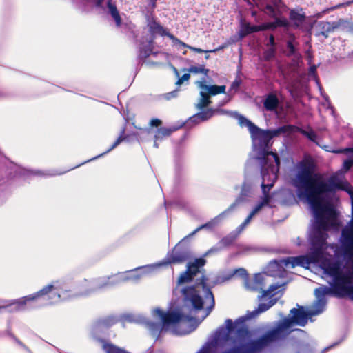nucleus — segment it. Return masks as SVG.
Listing matches in <instances>:
<instances>
[{"label":"nucleus","mask_w":353,"mask_h":353,"mask_svg":"<svg viewBox=\"0 0 353 353\" xmlns=\"http://www.w3.org/2000/svg\"><path fill=\"white\" fill-rule=\"evenodd\" d=\"M298 171L292 179L299 198L307 200L311 205L316 219V231L311 237L312 259L320 261L323 256L324 245L329 229L330 219H335L333 208L323 205L325 194L332 190V185L315 173V164L312 159H303L298 164Z\"/></svg>","instance_id":"1"},{"label":"nucleus","mask_w":353,"mask_h":353,"mask_svg":"<svg viewBox=\"0 0 353 353\" xmlns=\"http://www.w3.org/2000/svg\"><path fill=\"white\" fill-rule=\"evenodd\" d=\"M325 305V301L319 300L316 310L310 312L304 311L303 307L293 308L290 310L292 317L283 319L274 327L268 330L259 338L234 346L222 353H260L272 343L284 340L292 332L290 328L293 325L305 326L307 323L309 316L321 313Z\"/></svg>","instance_id":"2"},{"label":"nucleus","mask_w":353,"mask_h":353,"mask_svg":"<svg viewBox=\"0 0 353 353\" xmlns=\"http://www.w3.org/2000/svg\"><path fill=\"white\" fill-rule=\"evenodd\" d=\"M324 272L333 278V284L329 289L338 296L353 294V271L343 273L339 261H324L322 264Z\"/></svg>","instance_id":"3"},{"label":"nucleus","mask_w":353,"mask_h":353,"mask_svg":"<svg viewBox=\"0 0 353 353\" xmlns=\"http://www.w3.org/2000/svg\"><path fill=\"white\" fill-rule=\"evenodd\" d=\"M292 125H284L279 128L276 130H262L258 126L251 133L250 136L252 141H257L261 148H263L262 161L264 164H268L269 161V156L272 157L274 161L276 164L277 167L280 165V159L279 155L274 152H268L265 149L269 148V144L271 139L277 136L279 132H285L289 128H292Z\"/></svg>","instance_id":"4"},{"label":"nucleus","mask_w":353,"mask_h":353,"mask_svg":"<svg viewBox=\"0 0 353 353\" xmlns=\"http://www.w3.org/2000/svg\"><path fill=\"white\" fill-rule=\"evenodd\" d=\"M41 299H46L48 304H54L61 299V294L54 285L49 284L44 286L39 291L24 296L23 300L19 301V304L24 305L28 301H34Z\"/></svg>","instance_id":"5"},{"label":"nucleus","mask_w":353,"mask_h":353,"mask_svg":"<svg viewBox=\"0 0 353 353\" xmlns=\"http://www.w3.org/2000/svg\"><path fill=\"white\" fill-rule=\"evenodd\" d=\"M111 277H99L91 281L85 279L77 288L74 295L85 296L113 285Z\"/></svg>","instance_id":"6"},{"label":"nucleus","mask_w":353,"mask_h":353,"mask_svg":"<svg viewBox=\"0 0 353 353\" xmlns=\"http://www.w3.org/2000/svg\"><path fill=\"white\" fill-rule=\"evenodd\" d=\"M226 329L228 334L235 332L240 340H245L250 336L249 327L245 324V318L240 317L234 322L228 319L225 321Z\"/></svg>","instance_id":"7"},{"label":"nucleus","mask_w":353,"mask_h":353,"mask_svg":"<svg viewBox=\"0 0 353 353\" xmlns=\"http://www.w3.org/2000/svg\"><path fill=\"white\" fill-rule=\"evenodd\" d=\"M206 261L203 258L196 259L193 262L187 264V269L181 274L178 279V283L190 282L194 277L200 272V268L205 265Z\"/></svg>","instance_id":"8"},{"label":"nucleus","mask_w":353,"mask_h":353,"mask_svg":"<svg viewBox=\"0 0 353 353\" xmlns=\"http://www.w3.org/2000/svg\"><path fill=\"white\" fill-rule=\"evenodd\" d=\"M191 257L189 250L186 248H182L177 244L170 252L168 253L165 258L166 264L183 263Z\"/></svg>","instance_id":"9"},{"label":"nucleus","mask_w":353,"mask_h":353,"mask_svg":"<svg viewBox=\"0 0 353 353\" xmlns=\"http://www.w3.org/2000/svg\"><path fill=\"white\" fill-rule=\"evenodd\" d=\"M185 302L190 303L195 310L203 308V301L194 286L186 287L182 290Z\"/></svg>","instance_id":"10"},{"label":"nucleus","mask_w":353,"mask_h":353,"mask_svg":"<svg viewBox=\"0 0 353 353\" xmlns=\"http://www.w3.org/2000/svg\"><path fill=\"white\" fill-rule=\"evenodd\" d=\"M147 27L148 32L150 34V39H153L154 41L157 35L164 37L166 36L169 38L171 35L166 28H165L154 17L148 18L147 21Z\"/></svg>","instance_id":"11"},{"label":"nucleus","mask_w":353,"mask_h":353,"mask_svg":"<svg viewBox=\"0 0 353 353\" xmlns=\"http://www.w3.org/2000/svg\"><path fill=\"white\" fill-rule=\"evenodd\" d=\"M155 313L158 315L162 321L163 325H169L179 323L183 317V315L178 312H164L162 310L157 308Z\"/></svg>","instance_id":"12"},{"label":"nucleus","mask_w":353,"mask_h":353,"mask_svg":"<svg viewBox=\"0 0 353 353\" xmlns=\"http://www.w3.org/2000/svg\"><path fill=\"white\" fill-rule=\"evenodd\" d=\"M344 23L345 20L343 19H340L337 21L333 22L325 21H320L318 23V28L319 29V32L318 35H322L325 38H327L330 32H334L336 29H338Z\"/></svg>","instance_id":"13"},{"label":"nucleus","mask_w":353,"mask_h":353,"mask_svg":"<svg viewBox=\"0 0 353 353\" xmlns=\"http://www.w3.org/2000/svg\"><path fill=\"white\" fill-rule=\"evenodd\" d=\"M285 266L288 267L290 265L291 268L296 266L305 267L310 263H318L319 261H314L312 259V254L310 252L307 256H299L296 257H288L283 261Z\"/></svg>","instance_id":"14"},{"label":"nucleus","mask_w":353,"mask_h":353,"mask_svg":"<svg viewBox=\"0 0 353 353\" xmlns=\"http://www.w3.org/2000/svg\"><path fill=\"white\" fill-rule=\"evenodd\" d=\"M154 41L153 39H148L146 41H141L139 50V57L141 59H145L151 54L156 55L157 52H154Z\"/></svg>","instance_id":"15"},{"label":"nucleus","mask_w":353,"mask_h":353,"mask_svg":"<svg viewBox=\"0 0 353 353\" xmlns=\"http://www.w3.org/2000/svg\"><path fill=\"white\" fill-rule=\"evenodd\" d=\"M279 103L280 102L276 94L271 92L265 96L263 101V108L267 111L275 112L279 105Z\"/></svg>","instance_id":"16"},{"label":"nucleus","mask_w":353,"mask_h":353,"mask_svg":"<svg viewBox=\"0 0 353 353\" xmlns=\"http://www.w3.org/2000/svg\"><path fill=\"white\" fill-rule=\"evenodd\" d=\"M201 284L202 285L203 291L204 292V299H205V301L206 302L208 301H210V305L208 306L206 308V311H207L206 315H208L212 312L213 308L214 307V305H215L214 297V294H213L212 292L211 291V290L207 286L204 279L201 281Z\"/></svg>","instance_id":"17"},{"label":"nucleus","mask_w":353,"mask_h":353,"mask_svg":"<svg viewBox=\"0 0 353 353\" xmlns=\"http://www.w3.org/2000/svg\"><path fill=\"white\" fill-rule=\"evenodd\" d=\"M300 12L297 10L292 9L289 13V19L293 22V26L296 28L300 27L302 23L305 21L306 16L303 12V9H299Z\"/></svg>","instance_id":"18"},{"label":"nucleus","mask_w":353,"mask_h":353,"mask_svg":"<svg viewBox=\"0 0 353 353\" xmlns=\"http://www.w3.org/2000/svg\"><path fill=\"white\" fill-rule=\"evenodd\" d=\"M199 88L206 91L210 96H214L219 94H223L225 92L226 86L225 85H208L203 82H199Z\"/></svg>","instance_id":"19"},{"label":"nucleus","mask_w":353,"mask_h":353,"mask_svg":"<svg viewBox=\"0 0 353 353\" xmlns=\"http://www.w3.org/2000/svg\"><path fill=\"white\" fill-rule=\"evenodd\" d=\"M257 32V26H251L250 23L241 22V29L239 31V36L241 38H244L252 33Z\"/></svg>","instance_id":"20"},{"label":"nucleus","mask_w":353,"mask_h":353,"mask_svg":"<svg viewBox=\"0 0 353 353\" xmlns=\"http://www.w3.org/2000/svg\"><path fill=\"white\" fill-rule=\"evenodd\" d=\"M214 111L212 108L207 109L201 112H198L191 117L192 121H205L210 119L214 115Z\"/></svg>","instance_id":"21"},{"label":"nucleus","mask_w":353,"mask_h":353,"mask_svg":"<svg viewBox=\"0 0 353 353\" xmlns=\"http://www.w3.org/2000/svg\"><path fill=\"white\" fill-rule=\"evenodd\" d=\"M200 97L201 98L199 99V103L196 105V108L198 110H203V108L210 105L212 101L210 100V94L205 90H202L200 92Z\"/></svg>","instance_id":"22"},{"label":"nucleus","mask_w":353,"mask_h":353,"mask_svg":"<svg viewBox=\"0 0 353 353\" xmlns=\"http://www.w3.org/2000/svg\"><path fill=\"white\" fill-rule=\"evenodd\" d=\"M119 320L114 316H108L98 320L97 325L100 327L108 328L118 323Z\"/></svg>","instance_id":"23"},{"label":"nucleus","mask_w":353,"mask_h":353,"mask_svg":"<svg viewBox=\"0 0 353 353\" xmlns=\"http://www.w3.org/2000/svg\"><path fill=\"white\" fill-rule=\"evenodd\" d=\"M108 8H109L111 16L114 19L117 26H120L121 24V18L117 6L114 4H112L110 0L108 2Z\"/></svg>","instance_id":"24"},{"label":"nucleus","mask_w":353,"mask_h":353,"mask_svg":"<svg viewBox=\"0 0 353 353\" xmlns=\"http://www.w3.org/2000/svg\"><path fill=\"white\" fill-rule=\"evenodd\" d=\"M237 119L239 124L241 127L246 126L250 133H251L254 129L256 130V128L257 127V125H256L254 123L241 114L238 116Z\"/></svg>","instance_id":"25"},{"label":"nucleus","mask_w":353,"mask_h":353,"mask_svg":"<svg viewBox=\"0 0 353 353\" xmlns=\"http://www.w3.org/2000/svg\"><path fill=\"white\" fill-rule=\"evenodd\" d=\"M124 134H125V128H123L120 135L119 136L117 139L114 142V143L111 145V147L107 151H105V152H103L101 154L96 157L95 159H97L99 157H101L104 154H106V153L110 152L111 150L114 149L117 145H119L123 141H124L125 139V137L124 136ZM93 159H94V158H93Z\"/></svg>","instance_id":"26"},{"label":"nucleus","mask_w":353,"mask_h":353,"mask_svg":"<svg viewBox=\"0 0 353 353\" xmlns=\"http://www.w3.org/2000/svg\"><path fill=\"white\" fill-rule=\"evenodd\" d=\"M298 132H300L303 136L306 137L311 141H312V142L316 141L317 135H316V132L312 129H310L309 130H305L302 128H298Z\"/></svg>","instance_id":"27"},{"label":"nucleus","mask_w":353,"mask_h":353,"mask_svg":"<svg viewBox=\"0 0 353 353\" xmlns=\"http://www.w3.org/2000/svg\"><path fill=\"white\" fill-rule=\"evenodd\" d=\"M277 301L276 299H271L268 303H260L258 305L256 312L258 313H262L267 311L271 307H272Z\"/></svg>","instance_id":"28"},{"label":"nucleus","mask_w":353,"mask_h":353,"mask_svg":"<svg viewBox=\"0 0 353 353\" xmlns=\"http://www.w3.org/2000/svg\"><path fill=\"white\" fill-rule=\"evenodd\" d=\"M345 242L350 248H353V220L352 221L351 230L347 233H343Z\"/></svg>","instance_id":"29"},{"label":"nucleus","mask_w":353,"mask_h":353,"mask_svg":"<svg viewBox=\"0 0 353 353\" xmlns=\"http://www.w3.org/2000/svg\"><path fill=\"white\" fill-rule=\"evenodd\" d=\"M189 72L198 74V73H202L205 75H207L209 70L204 68L203 65H199V66H191L188 70Z\"/></svg>","instance_id":"30"},{"label":"nucleus","mask_w":353,"mask_h":353,"mask_svg":"<svg viewBox=\"0 0 353 353\" xmlns=\"http://www.w3.org/2000/svg\"><path fill=\"white\" fill-rule=\"evenodd\" d=\"M276 55V48H270L263 52V59L269 61L274 58Z\"/></svg>","instance_id":"31"},{"label":"nucleus","mask_w":353,"mask_h":353,"mask_svg":"<svg viewBox=\"0 0 353 353\" xmlns=\"http://www.w3.org/2000/svg\"><path fill=\"white\" fill-rule=\"evenodd\" d=\"M279 288V285H271L268 290H262V294L260 296V298H264L268 296H270L271 297L273 296L272 293L277 290Z\"/></svg>","instance_id":"32"},{"label":"nucleus","mask_w":353,"mask_h":353,"mask_svg":"<svg viewBox=\"0 0 353 353\" xmlns=\"http://www.w3.org/2000/svg\"><path fill=\"white\" fill-rule=\"evenodd\" d=\"M263 11L272 18L275 17L276 15L275 8L270 4H267Z\"/></svg>","instance_id":"33"},{"label":"nucleus","mask_w":353,"mask_h":353,"mask_svg":"<svg viewBox=\"0 0 353 353\" xmlns=\"http://www.w3.org/2000/svg\"><path fill=\"white\" fill-rule=\"evenodd\" d=\"M274 18L275 19L274 21H275V23H276L277 28L278 27H284V28L289 27L290 23L285 18L281 19V18L276 17V16Z\"/></svg>","instance_id":"34"},{"label":"nucleus","mask_w":353,"mask_h":353,"mask_svg":"<svg viewBox=\"0 0 353 353\" xmlns=\"http://www.w3.org/2000/svg\"><path fill=\"white\" fill-rule=\"evenodd\" d=\"M294 40V37L292 40H288L287 41V48L289 50V52L287 54L288 57H291L294 55L296 53V48L293 44V41Z\"/></svg>","instance_id":"35"},{"label":"nucleus","mask_w":353,"mask_h":353,"mask_svg":"<svg viewBox=\"0 0 353 353\" xmlns=\"http://www.w3.org/2000/svg\"><path fill=\"white\" fill-rule=\"evenodd\" d=\"M223 47H219L216 49H214V50H204L201 48H196V47H189V49L191 50L192 51H194V52H198V53H203V52H205V53H208V52H215L221 49H223Z\"/></svg>","instance_id":"36"},{"label":"nucleus","mask_w":353,"mask_h":353,"mask_svg":"<svg viewBox=\"0 0 353 353\" xmlns=\"http://www.w3.org/2000/svg\"><path fill=\"white\" fill-rule=\"evenodd\" d=\"M242 81L240 78H236L235 80L232 83L230 91L234 90L235 92L237 91L241 84Z\"/></svg>","instance_id":"37"},{"label":"nucleus","mask_w":353,"mask_h":353,"mask_svg":"<svg viewBox=\"0 0 353 353\" xmlns=\"http://www.w3.org/2000/svg\"><path fill=\"white\" fill-rule=\"evenodd\" d=\"M169 39H170L172 41H173L175 43H178L181 46H183L185 48H189V47H191L190 46L186 44L185 43L183 42L178 38H176L175 36H174L172 34L171 35H169Z\"/></svg>","instance_id":"38"},{"label":"nucleus","mask_w":353,"mask_h":353,"mask_svg":"<svg viewBox=\"0 0 353 353\" xmlns=\"http://www.w3.org/2000/svg\"><path fill=\"white\" fill-rule=\"evenodd\" d=\"M238 205V203L234 202L225 210H224L219 216H223L226 214L231 212Z\"/></svg>","instance_id":"39"},{"label":"nucleus","mask_w":353,"mask_h":353,"mask_svg":"<svg viewBox=\"0 0 353 353\" xmlns=\"http://www.w3.org/2000/svg\"><path fill=\"white\" fill-rule=\"evenodd\" d=\"M353 3V0L352 1H347V2H345V3H339L335 6H333L330 8H328L327 10L330 11V10H334L335 9H337V8H342V7H345V6H348L351 4Z\"/></svg>","instance_id":"40"},{"label":"nucleus","mask_w":353,"mask_h":353,"mask_svg":"<svg viewBox=\"0 0 353 353\" xmlns=\"http://www.w3.org/2000/svg\"><path fill=\"white\" fill-rule=\"evenodd\" d=\"M234 239L232 237H223L221 240V243L225 246H229L233 243Z\"/></svg>","instance_id":"41"},{"label":"nucleus","mask_w":353,"mask_h":353,"mask_svg":"<svg viewBox=\"0 0 353 353\" xmlns=\"http://www.w3.org/2000/svg\"><path fill=\"white\" fill-rule=\"evenodd\" d=\"M190 78V74L189 73H185L182 75L181 77H180L178 81H176L177 85L182 84L185 81L189 80Z\"/></svg>","instance_id":"42"},{"label":"nucleus","mask_w":353,"mask_h":353,"mask_svg":"<svg viewBox=\"0 0 353 353\" xmlns=\"http://www.w3.org/2000/svg\"><path fill=\"white\" fill-rule=\"evenodd\" d=\"M172 130L168 128H161L159 130L158 133L161 134L163 137H168L172 133Z\"/></svg>","instance_id":"43"},{"label":"nucleus","mask_w":353,"mask_h":353,"mask_svg":"<svg viewBox=\"0 0 353 353\" xmlns=\"http://www.w3.org/2000/svg\"><path fill=\"white\" fill-rule=\"evenodd\" d=\"M353 165V159H346L343 162V168L345 170H349Z\"/></svg>","instance_id":"44"},{"label":"nucleus","mask_w":353,"mask_h":353,"mask_svg":"<svg viewBox=\"0 0 353 353\" xmlns=\"http://www.w3.org/2000/svg\"><path fill=\"white\" fill-rule=\"evenodd\" d=\"M266 46H270L271 48H275V46H276L275 39H274V36L272 34H271L269 36V41L266 44Z\"/></svg>","instance_id":"45"},{"label":"nucleus","mask_w":353,"mask_h":353,"mask_svg":"<svg viewBox=\"0 0 353 353\" xmlns=\"http://www.w3.org/2000/svg\"><path fill=\"white\" fill-rule=\"evenodd\" d=\"M263 208V203H259L257 204L254 208L252 210V212L250 213L251 216H254L258 212L261 210V209Z\"/></svg>","instance_id":"46"},{"label":"nucleus","mask_w":353,"mask_h":353,"mask_svg":"<svg viewBox=\"0 0 353 353\" xmlns=\"http://www.w3.org/2000/svg\"><path fill=\"white\" fill-rule=\"evenodd\" d=\"M161 123H162L161 121L159 119H152L150 122V124L151 126H155V127L159 126Z\"/></svg>","instance_id":"47"},{"label":"nucleus","mask_w":353,"mask_h":353,"mask_svg":"<svg viewBox=\"0 0 353 353\" xmlns=\"http://www.w3.org/2000/svg\"><path fill=\"white\" fill-rule=\"evenodd\" d=\"M258 32L259 31H265L268 30V23H262L261 25L257 26Z\"/></svg>","instance_id":"48"},{"label":"nucleus","mask_w":353,"mask_h":353,"mask_svg":"<svg viewBox=\"0 0 353 353\" xmlns=\"http://www.w3.org/2000/svg\"><path fill=\"white\" fill-rule=\"evenodd\" d=\"M262 186V188H263V191L264 192L265 194H266V192L270 191V189L272 188V187L273 186L272 184H270V185H265L263 183H262L261 185Z\"/></svg>","instance_id":"49"},{"label":"nucleus","mask_w":353,"mask_h":353,"mask_svg":"<svg viewBox=\"0 0 353 353\" xmlns=\"http://www.w3.org/2000/svg\"><path fill=\"white\" fill-rule=\"evenodd\" d=\"M268 30H274L277 28V26L275 23V21L273 22H269L268 23Z\"/></svg>","instance_id":"50"},{"label":"nucleus","mask_w":353,"mask_h":353,"mask_svg":"<svg viewBox=\"0 0 353 353\" xmlns=\"http://www.w3.org/2000/svg\"><path fill=\"white\" fill-rule=\"evenodd\" d=\"M269 202H270V196L268 194H265L263 200L260 203H263V207L265 205H268Z\"/></svg>","instance_id":"51"},{"label":"nucleus","mask_w":353,"mask_h":353,"mask_svg":"<svg viewBox=\"0 0 353 353\" xmlns=\"http://www.w3.org/2000/svg\"><path fill=\"white\" fill-rule=\"evenodd\" d=\"M149 2V4L152 10H154L157 6V0H148Z\"/></svg>","instance_id":"52"},{"label":"nucleus","mask_w":353,"mask_h":353,"mask_svg":"<svg viewBox=\"0 0 353 353\" xmlns=\"http://www.w3.org/2000/svg\"><path fill=\"white\" fill-rule=\"evenodd\" d=\"M104 0H94L95 6L97 8H101L103 6Z\"/></svg>","instance_id":"53"},{"label":"nucleus","mask_w":353,"mask_h":353,"mask_svg":"<svg viewBox=\"0 0 353 353\" xmlns=\"http://www.w3.org/2000/svg\"><path fill=\"white\" fill-rule=\"evenodd\" d=\"M252 217H253V216H251V214H250L247 216V218L244 220V221H243L244 224H245L246 225H248L250 223V222L251 221Z\"/></svg>","instance_id":"54"},{"label":"nucleus","mask_w":353,"mask_h":353,"mask_svg":"<svg viewBox=\"0 0 353 353\" xmlns=\"http://www.w3.org/2000/svg\"><path fill=\"white\" fill-rule=\"evenodd\" d=\"M14 339L16 341V343L17 344H19V345H21L22 347H26V345L19 339L14 337Z\"/></svg>","instance_id":"55"},{"label":"nucleus","mask_w":353,"mask_h":353,"mask_svg":"<svg viewBox=\"0 0 353 353\" xmlns=\"http://www.w3.org/2000/svg\"><path fill=\"white\" fill-rule=\"evenodd\" d=\"M316 71V68L315 65H313L312 67H310V73H312V74H314L315 73Z\"/></svg>","instance_id":"56"},{"label":"nucleus","mask_w":353,"mask_h":353,"mask_svg":"<svg viewBox=\"0 0 353 353\" xmlns=\"http://www.w3.org/2000/svg\"><path fill=\"white\" fill-rule=\"evenodd\" d=\"M247 225L245 224H244V223L243 222L239 226V230H243Z\"/></svg>","instance_id":"57"},{"label":"nucleus","mask_w":353,"mask_h":353,"mask_svg":"<svg viewBox=\"0 0 353 353\" xmlns=\"http://www.w3.org/2000/svg\"><path fill=\"white\" fill-rule=\"evenodd\" d=\"M247 2L248 5L253 6V3H254L255 0H244Z\"/></svg>","instance_id":"58"},{"label":"nucleus","mask_w":353,"mask_h":353,"mask_svg":"<svg viewBox=\"0 0 353 353\" xmlns=\"http://www.w3.org/2000/svg\"><path fill=\"white\" fill-rule=\"evenodd\" d=\"M203 227H204V225H202V226H201V227L198 228H197V229H196V230H194L192 234H190V235H193V234H194L197 231H199L201 228H203Z\"/></svg>","instance_id":"59"},{"label":"nucleus","mask_w":353,"mask_h":353,"mask_svg":"<svg viewBox=\"0 0 353 353\" xmlns=\"http://www.w3.org/2000/svg\"><path fill=\"white\" fill-rule=\"evenodd\" d=\"M350 32L353 34V25H351L350 27Z\"/></svg>","instance_id":"60"},{"label":"nucleus","mask_w":353,"mask_h":353,"mask_svg":"<svg viewBox=\"0 0 353 353\" xmlns=\"http://www.w3.org/2000/svg\"><path fill=\"white\" fill-rule=\"evenodd\" d=\"M251 14H252V17H255L256 15V11H252Z\"/></svg>","instance_id":"61"},{"label":"nucleus","mask_w":353,"mask_h":353,"mask_svg":"<svg viewBox=\"0 0 353 353\" xmlns=\"http://www.w3.org/2000/svg\"><path fill=\"white\" fill-rule=\"evenodd\" d=\"M347 151L353 152V148H350L346 149Z\"/></svg>","instance_id":"62"},{"label":"nucleus","mask_w":353,"mask_h":353,"mask_svg":"<svg viewBox=\"0 0 353 353\" xmlns=\"http://www.w3.org/2000/svg\"><path fill=\"white\" fill-rule=\"evenodd\" d=\"M259 278L261 279V276L260 274H258L255 276V279L257 280Z\"/></svg>","instance_id":"63"},{"label":"nucleus","mask_w":353,"mask_h":353,"mask_svg":"<svg viewBox=\"0 0 353 353\" xmlns=\"http://www.w3.org/2000/svg\"><path fill=\"white\" fill-rule=\"evenodd\" d=\"M352 211L353 214V198L352 197Z\"/></svg>","instance_id":"64"}]
</instances>
